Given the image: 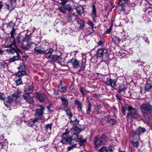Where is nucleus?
<instances>
[{"instance_id": "59", "label": "nucleus", "mask_w": 152, "mask_h": 152, "mask_svg": "<svg viewBox=\"0 0 152 152\" xmlns=\"http://www.w3.org/2000/svg\"><path fill=\"white\" fill-rule=\"evenodd\" d=\"M67 19V20L68 21L70 22L72 20V17L71 16L68 15Z\"/></svg>"}, {"instance_id": "47", "label": "nucleus", "mask_w": 152, "mask_h": 152, "mask_svg": "<svg viewBox=\"0 0 152 152\" xmlns=\"http://www.w3.org/2000/svg\"><path fill=\"white\" fill-rule=\"evenodd\" d=\"M104 41H99L98 42H97L98 46H101L102 47H104Z\"/></svg>"}, {"instance_id": "22", "label": "nucleus", "mask_w": 152, "mask_h": 152, "mask_svg": "<svg viewBox=\"0 0 152 152\" xmlns=\"http://www.w3.org/2000/svg\"><path fill=\"white\" fill-rule=\"evenodd\" d=\"M146 91H152V82L149 81L147 82L145 88Z\"/></svg>"}, {"instance_id": "42", "label": "nucleus", "mask_w": 152, "mask_h": 152, "mask_svg": "<svg viewBox=\"0 0 152 152\" xmlns=\"http://www.w3.org/2000/svg\"><path fill=\"white\" fill-rule=\"evenodd\" d=\"M99 152H107L108 151L107 150L106 147L105 146H103L101 147L99 150Z\"/></svg>"}, {"instance_id": "17", "label": "nucleus", "mask_w": 152, "mask_h": 152, "mask_svg": "<svg viewBox=\"0 0 152 152\" xmlns=\"http://www.w3.org/2000/svg\"><path fill=\"white\" fill-rule=\"evenodd\" d=\"M91 16L93 20H94L96 17V6L95 4H93L92 6V10L91 13Z\"/></svg>"}, {"instance_id": "25", "label": "nucleus", "mask_w": 152, "mask_h": 152, "mask_svg": "<svg viewBox=\"0 0 152 152\" xmlns=\"http://www.w3.org/2000/svg\"><path fill=\"white\" fill-rule=\"evenodd\" d=\"M63 106L64 107H67L69 105L68 100L66 98L62 97L61 98Z\"/></svg>"}, {"instance_id": "52", "label": "nucleus", "mask_w": 152, "mask_h": 152, "mask_svg": "<svg viewBox=\"0 0 152 152\" xmlns=\"http://www.w3.org/2000/svg\"><path fill=\"white\" fill-rule=\"evenodd\" d=\"M65 7L67 10L69 11H71L72 10V7L71 5H66L65 6Z\"/></svg>"}, {"instance_id": "12", "label": "nucleus", "mask_w": 152, "mask_h": 152, "mask_svg": "<svg viewBox=\"0 0 152 152\" xmlns=\"http://www.w3.org/2000/svg\"><path fill=\"white\" fill-rule=\"evenodd\" d=\"M117 79H111L109 78H107L105 81L106 84L107 86H110L112 88H114L116 86Z\"/></svg>"}, {"instance_id": "38", "label": "nucleus", "mask_w": 152, "mask_h": 152, "mask_svg": "<svg viewBox=\"0 0 152 152\" xmlns=\"http://www.w3.org/2000/svg\"><path fill=\"white\" fill-rule=\"evenodd\" d=\"M15 79L17 86H18L21 84L22 82V81L21 78L19 77L18 79L15 78Z\"/></svg>"}, {"instance_id": "4", "label": "nucleus", "mask_w": 152, "mask_h": 152, "mask_svg": "<svg viewBox=\"0 0 152 152\" xmlns=\"http://www.w3.org/2000/svg\"><path fill=\"white\" fill-rule=\"evenodd\" d=\"M39 108L36 109L35 110L34 116L36 119L39 120H43L45 119L43 115L45 107L42 105L38 106Z\"/></svg>"}, {"instance_id": "39", "label": "nucleus", "mask_w": 152, "mask_h": 152, "mask_svg": "<svg viewBox=\"0 0 152 152\" xmlns=\"http://www.w3.org/2000/svg\"><path fill=\"white\" fill-rule=\"evenodd\" d=\"M58 9L60 12L63 14H65L66 12V10L65 7L61 6H58Z\"/></svg>"}, {"instance_id": "24", "label": "nucleus", "mask_w": 152, "mask_h": 152, "mask_svg": "<svg viewBox=\"0 0 152 152\" xmlns=\"http://www.w3.org/2000/svg\"><path fill=\"white\" fill-rule=\"evenodd\" d=\"M21 95V93L18 91H15L11 96H13V98L14 101H16L17 99Z\"/></svg>"}, {"instance_id": "13", "label": "nucleus", "mask_w": 152, "mask_h": 152, "mask_svg": "<svg viewBox=\"0 0 152 152\" xmlns=\"http://www.w3.org/2000/svg\"><path fill=\"white\" fill-rule=\"evenodd\" d=\"M4 101V104L7 107H9L11 105V102L14 100L13 96H10L5 97Z\"/></svg>"}, {"instance_id": "14", "label": "nucleus", "mask_w": 152, "mask_h": 152, "mask_svg": "<svg viewBox=\"0 0 152 152\" xmlns=\"http://www.w3.org/2000/svg\"><path fill=\"white\" fill-rule=\"evenodd\" d=\"M104 118V120L108 123V125L110 126L114 125L117 122V121L116 120L111 118L108 115L105 116Z\"/></svg>"}, {"instance_id": "8", "label": "nucleus", "mask_w": 152, "mask_h": 152, "mask_svg": "<svg viewBox=\"0 0 152 152\" xmlns=\"http://www.w3.org/2000/svg\"><path fill=\"white\" fill-rule=\"evenodd\" d=\"M139 117L137 110L131 107H129V113L127 115V118L128 119L133 118L137 119Z\"/></svg>"}, {"instance_id": "15", "label": "nucleus", "mask_w": 152, "mask_h": 152, "mask_svg": "<svg viewBox=\"0 0 152 152\" xmlns=\"http://www.w3.org/2000/svg\"><path fill=\"white\" fill-rule=\"evenodd\" d=\"M23 97L26 101L30 104H32L34 102L33 98L30 96L27 93H24L23 94Z\"/></svg>"}, {"instance_id": "41", "label": "nucleus", "mask_w": 152, "mask_h": 152, "mask_svg": "<svg viewBox=\"0 0 152 152\" xmlns=\"http://www.w3.org/2000/svg\"><path fill=\"white\" fill-rule=\"evenodd\" d=\"M131 142L134 147L137 148L139 146V143L137 141L133 140L131 141Z\"/></svg>"}, {"instance_id": "19", "label": "nucleus", "mask_w": 152, "mask_h": 152, "mask_svg": "<svg viewBox=\"0 0 152 152\" xmlns=\"http://www.w3.org/2000/svg\"><path fill=\"white\" fill-rule=\"evenodd\" d=\"M58 88L59 91L63 93L66 91L67 88V87L66 86L63 85L61 81H60V83L58 85Z\"/></svg>"}, {"instance_id": "61", "label": "nucleus", "mask_w": 152, "mask_h": 152, "mask_svg": "<svg viewBox=\"0 0 152 152\" xmlns=\"http://www.w3.org/2000/svg\"><path fill=\"white\" fill-rule=\"evenodd\" d=\"M112 30V27H110L106 31L107 33H109Z\"/></svg>"}, {"instance_id": "28", "label": "nucleus", "mask_w": 152, "mask_h": 152, "mask_svg": "<svg viewBox=\"0 0 152 152\" xmlns=\"http://www.w3.org/2000/svg\"><path fill=\"white\" fill-rule=\"evenodd\" d=\"M64 110L66 113V116L68 117L69 119H71L73 116V114L70 109L69 108H67L66 110Z\"/></svg>"}, {"instance_id": "26", "label": "nucleus", "mask_w": 152, "mask_h": 152, "mask_svg": "<svg viewBox=\"0 0 152 152\" xmlns=\"http://www.w3.org/2000/svg\"><path fill=\"white\" fill-rule=\"evenodd\" d=\"M76 10L79 15H80L84 12V9L83 6H78L76 7Z\"/></svg>"}, {"instance_id": "5", "label": "nucleus", "mask_w": 152, "mask_h": 152, "mask_svg": "<svg viewBox=\"0 0 152 152\" xmlns=\"http://www.w3.org/2000/svg\"><path fill=\"white\" fill-rule=\"evenodd\" d=\"M28 39H16V41L17 40L19 44L21 45L22 48L24 50H27L30 47V45L34 43L33 42L28 41Z\"/></svg>"}, {"instance_id": "57", "label": "nucleus", "mask_w": 152, "mask_h": 152, "mask_svg": "<svg viewBox=\"0 0 152 152\" xmlns=\"http://www.w3.org/2000/svg\"><path fill=\"white\" fill-rule=\"evenodd\" d=\"M59 91L55 89H53V93L54 94L56 95H58L59 94Z\"/></svg>"}, {"instance_id": "56", "label": "nucleus", "mask_w": 152, "mask_h": 152, "mask_svg": "<svg viewBox=\"0 0 152 152\" xmlns=\"http://www.w3.org/2000/svg\"><path fill=\"white\" fill-rule=\"evenodd\" d=\"M138 63L139 64L138 65L140 67H142L144 66V64L145 63L144 62H142L141 61H139L138 62Z\"/></svg>"}, {"instance_id": "63", "label": "nucleus", "mask_w": 152, "mask_h": 152, "mask_svg": "<svg viewBox=\"0 0 152 152\" xmlns=\"http://www.w3.org/2000/svg\"><path fill=\"white\" fill-rule=\"evenodd\" d=\"M144 40L145 42L146 43H147V44H148L149 42V41L148 40V39H143Z\"/></svg>"}, {"instance_id": "40", "label": "nucleus", "mask_w": 152, "mask_h": 152, "mask_svg": "<svg viewBox=\"0 0 152 152\" xmlns=\"http://www.w3.org/2000/svg\"><path fill=\"white\" fill-rule=\"evenodd\" d=\"M52 125V124H46L45 127V130L47 131L50 130L51 129Z\"/></svg>"}, {"instance_id": "2", "label": "nucleus", "mask_w": 152, "mask_h": 152, "mask_svg": "<svg viewBox=\"0 0 152 152\" xmlns=\"http://www.w3.org/2000/svg\"><path fill=\"white\" fill-rule=\"evenodd\" d=\"M86 61L85 59H83L80 65L79 61L76 59L72 58L69 59L67 62L68 64H70L72 66L73 68L78 69L80 67V70H83L86 66Z\"/></svg>"}, {"instance_id": "50", "label": "nucleus", "mask_w": 152, "mask_h": 152, "mask_svg": "<svg viewBox=\"0 0 152 152\" xmlns=\"http://www.w3.org/2000/svg\"><path fill=\"white\" fill-rule=\"evenodd\" d=\"M5 98V95L2 93L0 92V100H4Z\"/></svg>"}, {"instance_id": "30", "label": "nucleus", "mask_w": 152, "mask_h": 152, "mask_svg": "<svg viewBox=\"0 0 152 152\" xmlns=\"http://www.w3.org/2000/svg\"><path fill=\"white\" fill-rule=\"evenodd\" d=\"M16 29L13 28L10 32L11 37L12 38H15V37H17L18 36V34H17L15 32Z\"/></svg>"}, {"instance_id": "34", "label": "nucleus", "mask_w": 152, "mask_h": 152, "mask_svg": "<svg viewBox=\"0 0 152 152\" xmlns=\"http://www.w3.org/2000/svg\"><path fill=\"white\" fill-rule=\"evenodd\" d=\"M70 124L74 127H77L76 126L79 123V121L76 118H75V120H71L70 121Z\"/></svg>"}, {"instance_id": "44", "label": "nucleus", "mask_w": 152, "mask_h": 152, "mask_svg": "<svg viewBox=\"0 0 152 152\" xmlns=\"http://www.w3.org/2000/svg\"><path fill=\"white\" fill-rule=\"evenodd\" d=\"M145 12L147 13H148L150 16L152 17V8L150 7L148 9H146Z\"/></svg>"}, {"instance_id": "16", "label": "nucleus", "mask_w": 152, "mask_h": 152, "mask_svg": "<svg viewBox=\"0 0 152 152\" xmlns=\"http://www.w3.org/2000/svg\"><path fill=\"white\" fill-rule=\"evenodd\" d=\"M36 98L38 99L40 102H43L46 98L45 94L43 93H37Z\"/></svg>"}, {"instance_id": "37", "label": "nucleus", "mask_w": 152, "mask_h": 152, "mask_svg": "<svg viewBox=\"0 0 152 152\" xmlns=\"http://www.w3.org/2000/svg\"><path fill=\"white\" fill-rule=\"evenodd\" d=\"M53 52V49L52 48H50L48 51L47 50L46 51H45V50H44L43 53H45L46 56H47L48 55H52L51 54Z\"/></svg>"}, {"instance_id": "49", "label": "nucleus", "mask_w": 152, "mask_h": 152, "mask_svg": "<svg viewBox=\"0 0 152 152\" xmlns=\"http://www.w3.org/2000/svg\"><path fill=\"white\" fill-rule=\"evenodd\" d=\"M94 106L96 107L95 108V109H96L97 108L98 111L102 108L101 104L98 103H97L96 104L94 105Z\"/></svg>"}, {"instance_id": "23", "label": "nucleus", "mask_w": 152, "mask_h": 152, "mask_svg": "<svg viewBox=\"0 0 152 152\" xmlns=\"http://www.w3.org/2000/svg\"><path fill=\"white\" fill-rule=\"evenodd\" d=\"M105 48H101L99 49L97 52L96 55L98 57H102L104 52Z\"/></svg>"}, {"instance_id": "62", "label": "nucleus", "mask_w": 152, "mask_h": 152, "mask_svg": "<svg viewBox=\"0 0 152 152\" xmlns=\"http://www.w3.org/2000/svg\"><path fill=\"white\" fill-rule=\"evenodd\" d=\"M27 56L26 55H23L22 56V58L23 59V61H26V58H27Z\"/></svg>"}, {"instance_id": "9", "label": "nucleus", "mask_w": 152, "mask_h": 152, "mask_svg": "<svg viewBox=\"0 0 152 152\" xmlns=\"http://www.w3.org/2000/svg\"><path fill=\"white\" fill-rule=\"evenodd\" d=\"M67 129L66 130V132L64 133L62 136V140L61 142L63 144L69 143V144H72V141L73 140L72 137H68L69 131H67Z\"/></svg>"}, {"instance_id": "10", "label": "nucleus", "mask_w": 152, "mask_h": 152, "mask_svg": "<svg viewBox=\"0 0 152 152\" xmlns=\"http://www.w3.org/2000/svg\"><path fill=\"white\" fill-rule=\"evenodd\" d=\"M18 72L15 73L16 76L21 77L26 75V66L25 64L23 63H20L19 66L18 67Z\"/></svg>"}, {"instance_id": "1", "label": "nucleus", "mask_w": 152, "mask_h": 152, "mask_svg": "<svg viewBox=\"0 0 152 152\" xmlns=\"http://www.w3.org/2000/svg\"><path fill=\"white\" fill-rule=\"evenodd\" d=\"M80 129L77 127H73L70 132L72 134L73 140H75L79 142L81 145H83L86 142V140L83 139L82 136L78 135V133L80 132Z\"/></svg>"}, {"instance_id": "54", "label": "nucleus", "mask_w": 152, "mask_h": 152, "mask_svg": "<svg viewBox=\"0 0 152 152\" xmlns=\"http://www.w3.org/2000/svg\"><path fill=\"white\" fill-rule=\"evenodd\" d=\"M88 24L93 28L94 27V24L91 21H88L87 22Z\"/></svg>"}, {"instance_id": "45", "label": "nucleus", "mask_w": 152, "mask_h": 152, "mask_svg": "<svg viewBox=\"0 0 152 152\" xmlns=\"http://www.w3.org/2000/svg\"><path fill=\"white\" fill-rule=\"evenodd\" d=\"M0 65L2 68H6L8 66L7 64L4 62H1L0 64Z\"/></svg>"}, {"instance_id": "29", "label": "nucleus", "mask_w": 152, "mask_h": 152, "mask_svg": "<svg viewBox=\"0 0 152 152\" xmlns=\"http://www.w3.org/2000/svg\"><path fill=\"white\" fill-rule=\"evenodd\" d=\"M38 121L37 119L36 118L34 119L30 120L29 121L28 126H29L32 127L35 123L38 122Z\"/></svg>"}, {"instance_id": "60", "label": "nucleus", "mask_w": 152, "mask_h": 152, "mask_svg": "<svg viewBox=\"0 0 152 152\" xmlns=\"http://www.w3.org/2000/svg\"><path fill=\"white\" fill-rule=\"evenodd\" d=\"M79 91L81 93H84V89L82 87L80 88Z\"/></svg>"}, {"instance_id": "11", "label": "nucleus", "mask_w": 152, "mask_h": 152, "mask_svg": "<svg viewBox=\"0 0 152 152\" xmlns=\"http://www.w3.org/2000/svg\"><path fill=\"white\" fill-rule=\"evenodd\" d=\"M48 58L50 63L53 64L56 61H58L59 62H61L62 61V57L60 56L57 55H49L46 57Z\"/></svg>"}, {"instance_id": "64", "label": "nucleus", "mask_w": 152, "mask_h": 152, "mask_svg": "<svg viewBox=\"0 0 152 152\" xmlns=\"http://www.w3.org/2000/svg\"><path fill=\"white\" fill-rule=\"evenodd\" d=\"M116 97H117V99L118 100H121V99L120 97H119V96H118L117 95L116 96Z\"/></svg>"}, {"instance_id": "18", "label": "nucleus", "mask_w": 152, "mask_h": 152, "mask_svg": "<svg viewBox=\"0 0 152 152\" xmlns=\"http://www.w3.org/2000/svg\"><path fill=\"white\" fill-rule=\"evenodd\" d=\"M33 90V87L31 85H29L28 84H27L25 87L24 93H27L29 94L32 93Z\"/></svg>"}, {"instance_id": "7", "label": "nucleus", "mask_w": 152, "mask_h": 152, "mask_svg": "<svg viewBox=\"0 0 152 152\" xmlns=\"http://www.w3.org/2000/svg\"><path fill=\"white\" fill-rule=\"evenodd\" d=\"M141 112L144 117L150 114L152 110V105L149 103L143 104L140 107Z\"/></svg>"}, {"instance_id": "48", "label": "nucleus", "mask_w": 152, "mask_h": 152, "mask_svg": "<svg viewBox=\"0 0 152 152\" xmlns=\"http://www.w3.org/2000/svg\"><path fill=\"white\" fill-rule=\"evenodd\" d=\"M79 24L80 25L79 28L80 29H83L85 26V24L84 22L83 21H80L79 22Z\"/></svg>"}, {"instance_id": "32", "label": "nucleus", "mask_w": 152, "mask_h": 152, "mask_svg": "<svg viewBox=\"0 0 152 152\" xmlns=\"http://www.w3.org/2000/svg\"><path fill=\"white\" fill-rule=\"evenodd\" d=\"M13 121L16 123L18 125H20L21 124L22 121L20 118L17 117H15L13 119Z\"/></svg>"}, {"instance_id": "53", "label": "nucleus", "mask_w": 152, "mask_h": 152, "mask_svg": "<svg viewBox=\"0 0 152 152\" xmlns=\"http://www.w3.org/2000/svg\"><path fill=\"white\" fill-rule=\"evenodd\" d=\"M113 42L116 44H118L120 41V39H112Z\"/></svg>"}, {"instance_id": "51", "label": "nucleus", "mask_w": 152, "mask_h": 152, "mask_svg": "<svg viewBox=\"0 0 152 152\" xmlns=\"http://www.w3.org/2000/svg\"><path fill=\"white\" fill-rule=\"evenodd\" d=\"M126 110H127V108L126 107H125L123 106L121 107V112L123 115H125Z\"/></svg>"}, {"instance_id": "20", "label": "nucleus", "mask_w": 152, "mask_h": 152, "mask_svg": "<svg viewBox=\"0 0 152 152\" xmlns=\"http://www.w3.org/2000/svg\"><path fill=\"white\" fill-rule=\"evenodd\" d=\"M34 51L35 54H42L43 53V48L40 46L35 47L34 49Z\"/></svg>"}, {"instance_id": "21", "label": "nucleus", "mask_w": 152, "mask_h": 152, "mask_svg": "<svg viewBox=\"0 0 152 152\" xmlns=\"http://www.w3.org/2000/svg\"><path fill=\"white\" fill-rule=\"evenodd\" d=\"M145 131V129L144 128L140 127L134 132V133L139 135L143 133Z\"/></svg>"}, {"instance_id": "6", "label": "nucleus", "mask_w": 152, "mask_h": 152, "mask_svg": "<svg viewBox=\"0 0 152 152\" xmlns=\"http://www.w3.org/2000/svg\"><path fill=\"white\" fill-rule=\"evenodd\" d=\"M107 137L105 135H102L99 138L96 137L94 139V144L96 148L98 146L103 145L107 141Z\"/></svg>"}, {"instance_id": "46", "label": "nucleus", "mask_w": 152, "mask_h": 152, "mask_svg": "<svg viewBox=\"0 0 152 152\" xmlns=\"http://www.w3.org/2000/svg\"><path fill=\"white\" fill-rule=\"evenodd\" d=\"M6 8L10 11H11L13 9V7L11 4H6Z\"/></svg>"}, {"instance_id": "3", "label": "nucleus", "mask_w": 152, "mask_h": 152, "mask_svg": "<svg viewBox=\"0 0 152 152\" xmlns=\"http://www.w3.org/2000/svg\"><path fill=\"white\" fill-rule=\"evenodd\" d=\"M13 41L12 43L8 44L7 45H6L5 48L9 47L10 48L6 50L7 52L9 54H13L16 53L17 54L19 53L22 54L23 53L19 49H18L16 46V41L15 39H12Z\"/></svg>"}, {"instance_id": "58", "label": "nucleus", "mask_w": 152, "mask_h": 152, "mask_svg": "<svg viewBox=\"0 0 152 152\" xmlns=\"http://www.w3.org/2000/svg\"><path fill=\"white\" fill-rule=\"evenodd\" d=\"M61 4L63 5H65L67 1V0H61Z\"/></svg>"}, {"instance_id": "55", "label": "nucleus", "mask_w": 152, "mask_h": 152, "mask_svg": "<svg viewBox=\"0 0 152 152\" xmlns=\"http://www.w3.org/2000/svg\"><path fill=\"white\" fill-rule=\"evenodd\" d=\"M77 144H75L73 145H72L70 147H69L68 148V151H70L73 148H74L76 145Z\"/></svg>"}, {"instance_id": "27", "label": "nucleus", "mask_w": 152, "mask_h": 152, "mask_svg": "<svg viewBox=\"0 0 152 152\" xmlns=\"http://www.w3.org/2000/svg\"><path fill=\"white\" fill-rule=\"evenodd\" d=\"M126 86L124 84L120 85L118 87L119 92L120 93L124 92L126 89Z\"/></svg>"}, {"instance_id": "43", "label": "nucleus", "mask_w": 152, "mask_h": 152, "mask_svg": "<svg viewBox=\"0 0 152 152\" xmlns=\"http://www.w3.org/2000/svg\"><path fill=\"white\" fill-rule=\"evenodd\" d=\"M7 28H12V29L14 28V26L15 24L13 23L12 22H10L8 23H7Z\"/></svg>"}, {"instance_id": "33", "label": "nucleus", "mask_w": 152, "mask_h": 152, "mask_svg": "<svg viewBox=\"0 0 152 152\" xmlns=\"http://www.w3.org/2000/svg\"><path fill=\"white\" fill-rule=\"evenodd\" d=\"M19 53L17 54V56H14L13 57L10 58L9 61L10 62H14L19 59Z\"/></svg>"}, {"instance_id": "35", "label": "nucleus", "mask_w": 152, "mask_h": 152, "mask_svg": "<svg viewBox=\"0 0 152 152\" xmlns=\"http://www.w3.org/2000/svg\"><path fill=\"white\" fill-rule=\"evenodd\" d=\"M128 0H120L119 2V4L120 5H122V10H125L124 6H123V5L124 4L126 3L127 1Z\"/></svg>"}, {"instance_id": "36", "label": "nucleus", "mask_w": 152, "mask_h": 152, "mask_svg": "<svg viewBox=\"0 0 152 152\" xmlns=\"http://www.w3.org/2000/svg\"><path fill=\"white\" fill-rule=\"evenodd\" d=\"M75 103L78 106V108H79L80 110H81L82 108V105L81 102L78 100H76L75 101Z\"/></svg>"}, {"instance_id": "31", "label": "nucleus", "mask_w": 152, "mask_h": 152, "mask_svg": "<svg viewBox=\"0 0 152 152\" xmlns=\"http://www.w3.org/2000/svg\"><path fill=\"white\" fill-rule=\"evenodd\" d=\"M88 104L87 108L86 113L87 114H89L92 111V104L91 102L89 101H88Z\"/></svg>"}]
</instances>
